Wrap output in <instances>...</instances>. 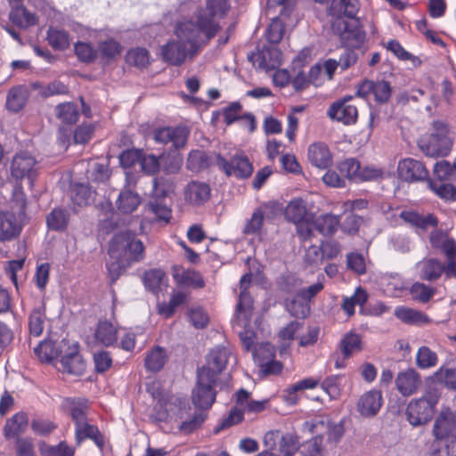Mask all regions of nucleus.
<instances>
[{"label":"nucleus","mask_w":456,"mask_h":456,"mask_svg":"<svg viewBox=\"0 0 456 456\" xmlns=\"http://www.w3.org/2000/svg\"><path fill=\"white\" fill-rule=\"evenodd\" d=\"M434 132L427 137L421 138L419 147L421 151L432 158L446 157L450 154L453 142L448 136L447 125L440 120L432 123Z\"/></svg>","instance_id":"2"},{"label":"nucleus","mask_w":456,"mask_h":456,"mask_svg":"<svg viewBox=\"0 0 456 456\" xmlns=\"http://www.w3.org/2000/svg\"><path fill=\"white\" fill-rule=\"evenodd\" d=\"M306 214V202L300 198H296L290 200L284 211L286 219L294 224L303 222Z\"/></svg>","instance_id":"35"},{"label":"nucleus","mask_w":456,"mask_h":456,"mask_svg":"<svg viewBox=\"0 0 456 456\" xmlns=\"http://www.w3.org/2000/svg\"><path fill=\"white\" fill-rule=\"evenodd\" d=\"M175 35L190 48L191 58L199 51L202 44L208 42L214 37H209L208 29L201 26L200 16L196 15V22L187 20L175 26Z\"/></svg>","instance_id":"3"},{"label":"nucleus","mask_w":456,"mask_h":456,"mask_svg":"<svg viewBox=\"0 0 456 456\" xmlns=\"http://www.w3.org/2000/svg\"><path fill=\"white\" fill-rule=\"evenodd\" d=\"M339 348L344 358H349L354 353L360 352L362 350L360 335L352 331L345 334L339 342Z\"/></svg>","instance_id":"40"},{"label":"nucleus","mask_w":456,"mask_h":456,"mask_svg":"<svg viewBox=\"0 0 456 456\" xmlns=\"http://www.w3.org/2000/svg\"><path fill=\"white\" fill-rule=\"evenodd\" d=\"M284 31V23L280 18H273L266 31V38L268 42L273 45L279 44L283 37Z\"/></svg>","instance_id":"58"},{"label":"nucleus","mask_w":456,"mask_h":456,"mask_svg":"<svg viewBox=\"0 0 456 456\" xmlns=\"http://www.w3.org/2000/svg\"><path fill=\"white\" fill-rule=\"evenodd\" d=\"M190 129L185 126H162L153 130V139L157 143L170 144L175 150L184 148L190 136Z\"/></svg>","instance_id":"10"},{"label":"nucleus","mask_w":456,"mask_h":456,"mask_svg":"<svg viewBox=\"0 0 456 456\" xmlns=\"http://www.w3.org/2000/svg\"><path fill=\"white\" fill-rule=\"evenodd\" d=\"M167 276L161 269H151L143 274V284L153 294H158L162 286H167Z\"/></svg>","instance_id":"36"},{"label":"nucleus","mask_w":456,"mask_h":456,"mask_svg":"<svg viewBox=\"0 0 456 456\" xmlns=\"http://www.w3.org/2000/svg\"><path fill=\"white\" fill-rule=\"evenodd\" d=\"M27 427V414L23 411L17 412L6 420L4 427V435L7 439L13 437L18 438L20 435L25 432Z\"/></svg>","instance_id":"32"},{"label":"nucleus","mask_w":456,"mask_h":456,"mask_svg":"<svg viewBox=\"0 0 456 456\" xmlns=\"http://www.w3.org/2000/svg\"><path fill=\"white\" fill-rule=\"evenodd\" d=\"M211 187L208 183L191 181L183 189L184 202L193 208L204 206L211 198Z\"/></svg>","instance_id":"15"},{"label":"nucleus","mask_w":456,"mask_h":456,"mask_svg":"<svg viewBox=\"0 0 456 456\" xmlns=\"http://www.w3.org/2000/svg\"><path fill=\"white\" fill-rule=\"evenodd\" d=\"M353 96L346 95L334 102L328 110V116L344 125L355 124L358 118V110L355 105L351 102Z\"/></svg>","instance_id":"11"},{"label":"nucleus","mask_w":456,"mask_h":456,"mask_svg":"<svg viewBox=\"0 0 456 456\" xmlns=\"http://www.w3.org/2000/svg\"><path fill=\"white\" fill-rule=\"evenodd\" d=\"M141 204V197L138 193L131 190H124L120 191L116 206L118 210L122 214H130L137 209Z\"/></svg>","instance_id":"34"},{"label":"nucleus","mask_w":456,"mask_h":456,"mask_svg":"<svg viewBox=\"0 0 456 456\" xmlns=\"http://www.w3.org/2000/svg\"><path fill=\"white\" fill-rule=\"evenodd\" d=\"M438 363L436 353L427 346H422L418 349L416 354V364L419 369H430Z\"/></svg>","instance_id":"45"},{"label":"nucleus","mask_w":456,"mask_h":456,"mask_svg":"<svg viewBox=\"0 0 456 456\" xmlns=\"http://www.w3.org/2000/svg\"><path fill=\"white\" fill-rule=\"evenodd\" d=\"M75 438L77 445L87 438L93 440L100 450H102L105 444L104 437L99 428L89 424L87 420L75 426Z\"/></svg>","instance_id":"23"},{"label":"nucleus","mask_w":456,"mask_h":456,"mask_svg":"<svg viewBox=\"0 0 456 456\" xmlns=\"http://www.w3.org/2000/svg\"><path fill=\"white\" fill-rule=\"evenodd\" d=\"M397 173L401 180L408 183L425 181L429 173L424 163L412 158H405L398 162Z\"/></svg>","instance_id":"12"},{"label":"nucleus","mask_w":456,"mask_h":456,"mask_svg":"<svg viewBox=\"0 0 456 456\" xmlns=\"http://www.w3.org/2000/svg\"><path fill=\"white\" fill-rule=\"evenodd\" d=\"M437 400V397L431 394L411 400L405 412L410 424L417 427L428 422L432 419Z\"/></svg>","instance_id":"6"},{"label":"nucleus","mask_w":456,"mask_h":456,"mask_svg":"<svg viewBox=\"0 0 456 456\" xmlns=\"http://www.w3.org/2000/svg\"><path fill=\"white\" fill-rule=\"evenodd\" d=\"M26 102V90L20 87H13L7 94L6 108L12 112H18L25 106Z\"/></svg>","instance_id":"46"},{"label":"nucleus","mask_w":456,"mask_h":456,"mask_svg":"<svg viewBox=\"0 0 456 456\" xmlns=\"http://www.w3.org/2000/svg\"><path fill=\"white\" fill-rule=\"evenodd\" d=\"M47 41L51 47L57 51H64L70 45L69 34L64 29L52 27L47 30Z\"/></svg>","instance_id":"39"},{"label":"nucleus","mask_w":456,"mask_h":456,"mask_svg":"<svg viewBox=\"0 0 456 456\" xmlns=\"http://www.w3.org/2000/svg\"><path fill=\"white\" fill-rule=\"evenodd\" d=\"M419 279L429 282L441 278L444 272V263L436 258H425L416 265Z\"/></svg>","instance_id":"22"},{"label":"nucleus","mask_w":456,"mask_h":456,"mask_svg":"<svg viewBox=\"0 0 456 456\" xmlns=\"http://www.w3.org/2000/svg\"><path fill=\"white\" fill-rule=\"evenodd\" d=\"M131 265V263L123 261V259H111L110 262L107 263V270L111 283L115 282Z\"/></svg>","instance_id":"63"},{"label":"nucleus","mask_w":456,"mask_h":456,"mask_svg":"<svg viewBox=\"0 0 456 456\" xmlns=\"http://www.w3.org/2000/svg\"><path fill=\"white\" fill-rule=\"evenodd\" d=\"M88 401L86 399L72 400L70 402L69 412L75 426L87 420Z\"/></svg>","instance_id":"53"},{"label":"nucleus","mask_w":456,"mask_h":456,"mask_svg":"<svg viewBox=\"0 0 456 456\" xmlns=\"http://www.w3.org/2000/svg\"><path fill=\"white\" fill-rule=\"evenodd\" d=\"M214 162L215 155L212 157L208 155L204 151L192 150L188 154L186 167L192 172H200L210 166H216Z\"/></svg>","instance_id":"31"},{"label":"nucleus","mask_w":456,"mask_h":456,"mask_svg":"<svg viewBox=\"0 0 456 456\" xmlns=\"http://www.w3.org/2000/svg\"><path fill=\"white\" fill-rule=\"evenodd\" d=\"M91 191L83 184L76 185L71 191V200L75 206L85 207L90 202Z\"/></svg>","instance_id":"61"},{"label":"nucleus","mask_w":456,"mask_h":456,"mask_svg":"<svg viewBox=\"0 0 456 456\" xmlns=\"http://www.w3.org/2000/svg\"><path fill=\"white\" fill-rule=\"evenodd\" d=\"M395 315L403 322L411 325H424L430 323L431 320L425 313L409 308L406 306H398L395 310Z\"/></svg>","instance_id":"30"},{"label":"nucleus","mask_w":456,"mask_h":456,"mask_svg":"<svg viewBox=\"0 0 456 456\" xmlns=\"http://www.w3.org/2000/svg\"><path fill=\"white\" fill-rule=\"evenodd\" d=\"M265 210L260 207L255 209L250 219H248L243 228V233L246 235H254L261 232Z\"/></svg>","instance_id":"49"},{"label":"nucleus","mask_w":456,"mask_h":456,"mask_svg":"<svg viewBox=\"0 0 456 456\" xmlns=\"http://www.w3.org/2000/svg\"><path fill=\"white\" fill-rule=\"evenodd\" d=\"M231 354L228 347L217 346L208 353L206 365L198 370H206L210 378L217 380L218 376L226 368Z\"/></svg>","instance_id":"14"},{"label":"nucleus","mask_w":456,"mask_h":456,"mask_svg":"<svg viewBox=\"0 0 456 456\" xmlns=\"http://www.w3.org/2000/svg\"><path fill=\"white\" fill-rule=\"evenodd\" d=\"M171 274L179 287H193L202 289L205 287V281L200 272L193 269H185L183 265L172 266Z\"/></svg>","instance_id":"18"},{"label":"nucleus","mask_w":456,"mask_h":456,"mask_svg":"<svg viewBox=\"0 0 456 456\" xmlns=\"http://www.w3.org/2000/svg\"><path fill=\"white\" fill-rule=\"evenodd\" d=\"M339 223L338 216L332 214H326L318 216L313 225L322 235L330 236L337 232Z\"/></svg>","instance_id":"38"},{"label":"nucleus","mask_w":456,"mask_h":456,"mask_svg":"<svg viewBox=\"0 0 456 456\" xmlns=\"http://www.w3.org/2000/svg\"><path fill=\"white\" fill-rule=\"evenodd\" d=\"M34 353L41 362H49L60 356V346L55 348L52 342L43 341L35 347Z\"/></svg>","instance_id":"52"},{"label":"nucleus","mask_w":456,"mask_h":456,"mask_svg":"<svg viewBox=\"0 0 456 456\" xmlns=\"http://www.w3.org/2000/svg\"><path fill=\"white\" fill-rule=\"evenodd\" d=\"M254 311V301L248 292H240L236 305V325L247 326L250 323Z\"/></svg>","instance_id":"25"},{"label":"nucleus","mask_w":456,"mask_h":456,"mask_svg":"<svg viewBox=\"0 0 456 456\" xmlns=\"http://www.w3.org/2000/svg\"><path fill=\"white\" fill-rule=\"evenodd\" d=\"M97 51L101 60L109 64L122 54L124 47L115 38L108 37L98 42Z\"/></svg>","instance_id":"26"},{"label":"nucleus","mask_w":456,"mask_h":456,"mask_svg":"<svg viewBox=\"0 0 456 456\" xmlns=\"http://www.w3.org/2000/svg\"><path fill=\"white\" fill-rule=\"evenodd\" d=\"M61 364L63 371L74 375H82L86 371V362L79 354V345L74 342L69 345L65 339L60 344Z\"/></svg>","instance_id":"9"},{"label":"nucleus","mask_w":456,"mask_h":456,"mask_svg":"<svg viewBox=\"0 0 456 456\" xmlns=\"http://www.w3.org/2000/svg\"><path fill=\"white\" fill-rule=\"evenodd\" d=\"M152 396L154 400L156 401L152 413L151 414V417L158 422H165L167 420L168 418V410L167 408V397L164 395L162 393H153Z\"/></svg>","instance_id":"47"},{"label":"nucleus","mask_w":456,"mask_h":456,"mask_svg":"<svg viewBox=\"0 0 456 456\" xmlns=\"http://www.w3.org/2000/svg\"><path fill=\"white\" fill-rule=\"evenodd\" d=\"M338 168L343 177L358 182V174L360 172V162L355 159H347L341 161Z\"/></svg>","instance_id":"55"},{"label":"nucleus","mask_w":456,"mask_h":456,"mask_svg":"<svg viewBox=\"0 0 456 456\" xmlns=\"http://www.w3.org/2000/svg\"><path fill=\"white\" fill-rule=\"evenodd\" d=\"M167 360V354L164 348L160 346L154 347L145 358V368L152 372L159 371Z\"/></svg>","instance_id":"41"},{"label":"nucleus","mask_w":456,"mask_h":456,"mask_svg":"<svg viewBox=\"0 0 456 456\" xmlns=\"http://www.w3.org/2000/svg\"><path fill=\"white\" fill-rule=\"evenodd\" d=\"M332 29L339 36L341 45L346 48L358 49L366 39V33L359 20L338 19L333 22Z\"/></svg>","instance_id":"4"},{"label":"nucleus","mask_w":456,"mask_h":456,"mask_svg":"<svg viewBox=\"0 0 456 456\" xmlns=\"http://www.w3.org/2000/svg\"><path fill=\"white\" fill-rule=\"evenodd\" d=\"M22 226L16 216L8 211H0V242H9L18 238Z\"/></svg>","instance_id":"19"},{"label":"nucleus","mask_w":456,"mask_h":456,"mask_svg":"<svg viewBox=\"0 0 456 456\" xmlns=\"http://www.w3.org/2000/svg\"><path fill=\"white\" fill-rule=\"evenodd\" d=\"M383 404V397L380 391L370 390L364 393L359 399L357 410L366 418L374 417L379 411Z\"/></svg>","instance_id":"20"},{"label":"nucleus","mask_w":456,"mask_h":456,"mask_svg":"<svg viewBox=\"0 0 456 456\" xmlns=\"http://www.w3.org/2000/svg\"><path fill=\"white\" fill-rule=\"evenodd\" d=\"M307 158L313 166L321 169H326L332 164V154L328 145L322 142L309 146Z\"/></svg>","instance_id":"21"},{"label":"nucleus","mask_w":456,"mask_h":456,"mask_svg":"<svg viewBox=\"0 0 456 456\" xmlns=\"http://www.w3.org/2000/svg\"><path fill=\"white\" fill-rule=\"evenodd\" d=\"M455 427L454 417L451 413L442 412L435 421L433 435L437 440L445 439L451 436Z\"/></svg>","instance_id":"33"},{"label":"nucleus","mask_w":456,"mask_h":456,"mask_svg":"<svg viewBox=\"0 0 456 456\" xmlns=\"http://www.w3.org/2000/svg\"><path fill=\"white\" fill-rule=\"evenodd\" d=\"M126 61L139 69L146 68L150 64V53L142 47L130 49L126 54Z\"/></svg>","instance_id":"42"},{"label":"nucleus","mask_w":456,"mask_h":456,"mask_svg":"<svg viewBox=\"0 0 456 456\" xmlns=\"http://www.w3.org/2000/svg\"><path fill=\"white\" fill-rule=\"evenodd\" d=\"M436 289L425 283L416 281L410 288V294L414 301L426 304L435 296Z\"/></svg>","instance_id":"43"},{"label":"nucleus","mask_w":456,"mask_h":456,"mask_svg":"<svg viewBox=\"0 0 456 456\" xmlns=\"http://www.w3.org/2000/svg\"><path fill=\"white\" fill-rule=\"evenodd\" d=\"M40 452L42 456H73L75 449L65 441H61L57 445H49L44 443L40 446Z\"/></svg>","instance_id":"51"},{"label":"nucleus","mask_w":456,"mask_h":456,"mask_svg":"<svg viewBox=\"0 0 456 456\" xmlns=\"http://www.w3.org/2000/svg\"><path fill=\"white\" fill-rule=\"evenodd\" d=\"M229 10V0H207L206 8L198 12L201 26L208 29L209 37H215L220 28L215 19L225 17Z\"/></svg>","instance_id":"7"},{"label":"nucleus","mask_w":456,"mask_h":456,"mask_svg":"<svg viewBox=\"0 0 456 456\" xmlns=\"http://www.w3.org/2000/svg\"><path fill=\"white\" fill-rule=\"evenodd\" d=\"M56 117L66 124H74L77 121L79 112L73 102L61 103L56 106Z\"/></svg>","instance_id":"48"},{"label":"nucleus","mask_w":456,"mask_h":456,"mask_svg":"<svg viewBox=\"0 0 456 456\" xmlns=\"http://www.w3.org/2000/svg\"><path fill=\"white\" fill-rule=\"evenodd\" d=\"M428 184L439 198L446 201H456V187L454 185L433 180H428Z\"/></svg>","instance_id":"44"},{"label":"nucleus","mask_w":456,"mask_h":456,"mask_svg":"<svg viewBox=\"0 0 456 456\" xmlns=\"http://www.w3.org/2000/svg\"><path fill=\"white\" fill-rule=\"evenodd\" d=\"M214 163L227 176L238 179L249 177L254 170L248 157L241 153L235 154L230 160L225 159L221 154H216Z\"/></svg>","instance_id":"8"},{"label":"nucleus","mask_w":456,"mask_h":456,"mask_svg":"<svg viewBox=\"0 0 456 456\" xmlns=\"http://www.w3.org/2000/svg\"><path fill=\"white\" fill-rule=\"evenodd\" d=\"M75 54L77 59L85 63H92L98 57V51L90 43L77 42L74 45Z\"/></svg>","instance_id":"50"},{"label":"nucleus","mask_w":456,"mask_h":456,"mask_svg":"<svg viewBox=\"0 0 456 456\" xmlns=\"http://www.w3.org/2000/svg\"><path fill=\"white\" fill-rule=\"evenodd\" d=\"M45 314L39 308L35 309L28 318V328L31 335L39 337L44 330Z\"/></svg>","instance_id":"60"},{"label":"nucleus","mask_w":456,"mask_h":456,"mask_svg":"<svg viewBox=\"0 0 456 456\" xmlns=\"http://www.w3.org/2000/svg\"><path fill=\"white\" fill-rule=\"evenodd\" d=\"M391 94L392 87L389 82L385 80L375 81L372 94L378 103L382 104L387 102L391 97Z\"/></svg>","instance_id":"59"},{"label":"nucleus","mask_w":456,"mask_h":456,"mask_svg":"<svg viewBox=\"0 0 456 456\" xmlns=\"http://www.w3.org/2000/svg\"><path fill=\"white\" fill-rule=\"evenodd\" d=\"M70 210L67 208H54L46 216V224L50 230L64 232L69 224Z\"/></svg>","instance_id":"29"},{"label":"nucleus","mask_w":456,"mask_h":456,"mask_svg":"<svg viewBox=\"0 0 456 456\" xmlns=\"http://www.w3.org/2000/svg\"><path fill=\"white\" fill-rule=\"evenodd\" d=\"M108 254L110 259H123L131 264L138 263L144 258V246L134 232L125 231L112 237Z\"/></svg>","instance_id":"1"},{"label":"nucleus","mask_w":456,"mask_h":456,"mask_svg":"<svg viewBox=\"0 0 456 456\" xmlns=\"http://www.w3.org/2000/svg\"><path fill=\"white\" fill-rule=\"evenodd\" d=\"M191 58L190 48L179 39L169 40L161 46L162 60L172 66H181L187 57Z\"/></svg>","instance_id":"16"},{"label":"nucleus","mask_w":456,"mask_h":456,"mask_svg":"<svg viewBox=\"0 0 456 456\" xmlns=\"http://www.w3.org/2000/svg\"><path fill=\"white\" fill-rule=\"evenodd\" d=\"M216 381L206 370H197V381L191 392V402L196 408L208 410L212 407L216 397Z\"/></svg>","instance_id":"5"},{"label":"nucleus","mask_w":456,"mask_h":456,"mask_svg":"<svg viewBox=\"0 0 456 456\" xmlns=\"http://www.w3.org/2000/svg\"><path fill=\"white\" fill-rule=\"evenodd\" d=\"M251 58L253 61L257 62L260 69H273L281 63V52L276 47H264Z\"/></svg>","instance_id":"27"},{"label":"nucleus","mask_w":456,"mask_h":456,"mask_svg":"<svg viewBox=\"0 0 456 456\" xmlns=\"http://www.w3.org/2000/svg\"><path fill=\"white\" fill-rule=\"evenodd\" d=\"M399 216L404 223L423 231L428 230L429 227L435 228L438 224V220L433 214L423 216L416 211L403 210L400 213Z\"/></svg>","instance_id":"24"},{"label":"nucleus","mask_w":456,"mask_h":456,"mask_svg":"<svg viewBox=\"0 0 456 456\" xmlns=\"http://www.w3.org/2000/svg\"><path fill=\"white\" fill-rule=\"evenodd\" d=\"M17 456H37L33 440L28 437H18L15 442Z\"/></svg>","instance_id":"64"},{"label":"nucleus","mask_w":456,"mask_h":456,"mask_svg":"<svg viewBox=\"0 0 456 456\" xmlns=\"http://www.w3.org/2000/svg\"><path fill=\"white\" fill-rule=\"evenodd\" d=\"M299 447L300 442L297 436L286 434L281 437L280 451L283 456H294Z\"/></svg>","instance_id":"56"},{"label":"nucleus","mask_w":456,"mask_h":456,"mask_svg":"<svg viewBox=\"0 0 456 456\" xmlns=\"http://www.w3.org/2000/svg\"><path fill=\"white\" fill-rule=\"evenodd\" d=\"M149 209L158 220L168 223L172 216L171 208L165 203L164 199H154L149 202Z\"/></svg>","instance_id":"54"},{"label":"nucleus","mask_w":456,"mask_h":456,"mask_svg":"<svg viewBox=\"0 0 456 456\" xmlns=\"http://www.w3.org/2000/svg\"><path fill=\"white\" fill-rule=\"evenodd\" d=\"M37 160L26 151L17 153L11 163V174L16 180L28 178L33 181L37 174Z\"/></svg>","instance_id":"13"},{"label":"nucleus","mask_w":456,"mask_h":456,"mask_svg":"<svg viewBox=\"0 0 456 456\" xmlns=\"http://www.w3.org/2000/svg\"><path fill=\"white\" fill-rule=\"evenodd\" d=\"M331 8L349 18H354L358 12V0H333Z\"/></svg>","instance_id":"62"},{"label":"nucleus","mask_w":456,"mask_h":456,"mask_svg":"<svg viewBox=\"0 0 456 456\" xmlns=\"http://www.w3.org/2000/svg\"><path fill=\"white\" fill-rule=\"evenodd\" d=\"M9 18L13 24L23 29L32 27L37 22L36 14L28 12L23 6L12 9L9 14Z\"/></svg>","instance_id":"37"},{"label":"nucleus","mask_w":456,"mask_h":456,"mask_svg":"<svg viewBox=\"0 0 456 456\" xmlns=\"http://www.w3.org/2000/svg\"><path fill=\"white\" fill-rule=\"evenodd\" d=\"M32 431L40 436H47L57 428V425L48 419L36 418L31 420Z\"/></svg>","instance_id":"57"},{"label":"nucleus","mask_w":456,"mask_h":456,"mask_svg":"<svg viewBox=\"0 0 456 456\" xmlns=\"http://www.w3.org/2000/svg\"><path fill=\"white\" fill-rule=\"evenodd\" d=\"M94 338L103 346H113L118 342V330L108 321H100L94 331Z\"/></svg>","instance_id":"28"},{"label":"nucleus","mask_w":456,"mask_h":456,"mask_svg":"<svg viewBox=\"0 0 456 456\" xmlns=\"http://www.w3.org/2000/svg\"><path fill=\"white\" fill-rule=\"evenodd\" d=\"M421 383L419 373L413 368L400 371L395 379V387L403 396H411L416 394Z\"/></svg>","instance_id":"17"}]
</instances>
